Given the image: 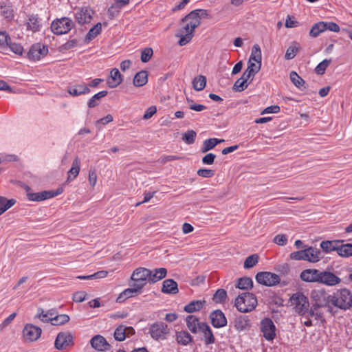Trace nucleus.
<instances>
[{
	"label": "nucleus",
	"mask_w": 352,
	"mask_h": 352,
	"mask_svg": "<svg viewBox=\"0 0 352 352\" xmlns=\"http://www.w3.org/2000/svg\"><path fill=\"white\" fill-rule=\"evenodd\" d=\"M167 274V270L164 267L155 268L151 270V276H149V283H155L164 278Z\"/></svg>",
	"instance_id": "c85d7f7f"
},
{
	"label": "nucleus",
	"mask_w": 352,
	"mask_h": 352,
	"mask_svg": "<svg viewBox=\"0 0 352 352\" xmlns=\"http://www.w3.org/2000/svg\"><path fill=\"white\" fill-rule=\"evenodd\" d=\"M48 53V48L40 43L32 45L28 53V58L30 60L37 61L45 56Z\"/></svg>",
	"instance_id": "9b49d317"
},
{
	"label": "nucleus",
	"mask_w": 352,
	"mask_h": 352,
	"mask_svg": "<svg viewBox=\"0 0 352 352\" xmlns=\"http://www.w3.org/2000/svg\"><path fill=\"white\" fill-rule=\"evenodd\" d=\"M7 45L9 47L10 50L12 52H13L14 53H15L16 54H18V55L22 54L23 51V47L21 44L16 43H12L11 40H10V41H9V43H8Z\"/></svg>",
	"instance_id": "bf43d9fd"
},
{
	"label": "nucleus",
	"mask_w": 352,
	"mask_h": 352,
	"mask_svg": "<svg viewBox=\"0 0 352 352\" xmlns=\"http://www.w3.org/2000/svg\"><path fill=\"white\" fill-rule=\"evenodd\" d=\"M227 298V292L224 289H218L214 293L212 300L216 303L223 302Z\"/></svg>",
	"instance_id": "49530a36"
},
{
	"label": "nucleus",
	"mask_w": 352,
	"mask_h": 352,
	"mask_svg": "<svg viewBox=\"0 0 352 352\" xmlns=\"http://www.w3.org/2000/svg\"><path fill=\"white\" fill-rule=\"evenodd\" d=\"M102 31V24L98 23L93 28H91L85 36L86 41H91L95 38Z\"/></svg>",
	"instance_id": "a19ab883"
},
{
	"label": "nucleus",
	"mask_w": 352,
	"mask_h": 352,
	"mask_svg": "<svg viewBox=\"0 0 352 352\" xmlns=\"http://www.w3.org/2000/svg\"><path fill=\"white\" fill-rule=\"evenodd\" d=\"M162 292L164 294H175L178 293L177 283L173 279H166L163 282Z\"/></svg>",
	"instance_id": "cd10ccee"
},
{
	"label": "nucleus",
	"mask_w": 352,
	"mask_h": 352,
	"mask_svg": "<svg viewBox=\"0 0 352 352\" xmlns=\"http://www.w3.org/2000/svg\"><path fill=\"white\" fill-rule=\"evenodd\" d=\"M197 174L204 178H210L214 175L215 171L212 169L200 168L197 170Z\"/></svg>",
	"instance_id": "052dcab7"
},
{
	"label": "nucleus",
	"mask_w": 352,
	"mask_h": 352,
	"mask_svg": "<svg viewBox=\"0 0 352 352\" xmlns=\"http://www.w3.org/2000/svg\"><path fill=\"white\" fill-rule=\"evenodd\" d=\"M107 94L108 91L103 90L94 95L87 102L88 107L94 108L98 106L100 102L101 98L105 97Z\"/></svg>",
	"instance_id": "4c0bfd02"
},
{
	"label": "nucleus",
	"mask_w": 352,
	"mask_h": 352,
	"mask_svg": "<svg viewBox=\"0 0 352 352\" xmlns=\"http://www.w3.org/2000/svg\"><path fill=\"white\" fill-rule=\"evenodd\" d=\"M343 240L324 241L320 243V248L325 253H330L336 251L338 254L340 243H343Z\"/></svg>",
	"instance_id": "b1692460"
},
{
	"label": "nucleus",
	"mask_w": 352,
	"mask_h": 352,
	"mask_svg": "<svg viewBox=\"0 0 352 352\" xmlns=\"http://www.w3.org/2000/svg\"><path fill=\"white\" fill-rule=\"evenodd\" d=\"M35 318L40 319L43 322H52V318L48 316L47 314L41 307L37 309Z\"/></svg>",
	"instance_id": "13d9d810"
},
{
	"label": "nucleus",
	"mask_w": 352,
	"mask_h": 352,
	"mask_svg": "<svg viewBox=\"0 0 352 352\" xmlns=\"http://www.w3.org/2000/svg\"><path fill=\"white\" fill-rule=\"evenodd\" d=\"M274 242L278 245H285L287 242V237L285 234H278L274 238Z\"/></svg>",
	"instance_id": "338daca9"
},
{
	"label": "nucleus",
	"mask_w": 352,
	"mask_h": 352,
	"mask_svg": "<svg viewBox=\"0 0 352 352\" xmlns=\"http://www.w3.org/2000/svg\"><path fill=\"white\" fill-rule=\"evenodd\" d=\"M216 155L212 153L206 154L203 157L201 161L204 164L210 165L214 163Z\"/></svg>",
	"instance_id": "774afa93"
},
{
	"label": "nucleus",
	"mask_w": 352,
	"mask_h": 352,
	"mask_svg": "<svg viewBox=\"0 0 352 352\" xmlns=\"http://www.w3.org/2000/svg\"><path fill=\"white\" fill-rule=\"evenodd\" d=\"M41 333V329L32 324H26L23 329L24 339L30 342L37 340L40 338Z\"/></svg>",
	"instance_id": "4468645a"
},
{
	"label": "nucleus",
	"mask_w": 352,
	"mask_h": 352,
	"mask_svg": "<svg viewBox=\"0 0 352 352\" xmlns=\"http://www.w3.org/2000/svg\"><path fill=\"white\" fill-rule=\"evenodd\" d=\"M41 21V19L36 14H28L25 23L26 30L33 33L40 32L42 28Z\"/></svg>",
	"instance_id": "2eb2a0df"
},
{
	"label": "nucleus",
	"mask_w": 352,
	"mask_h": 352,
	"mask_svg": "<svg viewBox=\"0 0 352 352\" xmlns=\"http://www.w3.org/2000/svg\"><path fill=\"white\" fill-rule=\"evenodd\" d=\"M299 50V47L296 44L289 46L285 53V58L286 60L293 59Z\"/></svg>",
	"instance_id": "864d4df0"
},
{
	"label": "nucleus",
	"mask_w": 352,
	"mask_h": 352,
	"mask_svg": "<svg viewBox=\"0 0 352 352\" xmlns=\"http://www.w3.org/2000/svg\"><path fill=\"white\" fill-rule=\"evenodd\" d=\"M205 304V300H192L184 307V310L187 313L198 311L203 308Z\"/></svg>",
	"instance_id": "c756f323"
},
{
	"label": "nucleus",
	"mask_w": 352,
	"mask_h": 352,
	"mask_svg": "<svg viewBox=\"0 0 352 352\" xmlns=\"http://www.w3.org/2000/svg\"><path fill=\"white\" fill-rule=\"evenodd\" d=\"M250 59L261 65V50L258 45L256 44L252 47Z\"/></svg>",
	"instance_id": "c03bdc74"
},
{
	"label": "nucleus",
	"mask_w": 352,
	"mask_h": 352,
	"mask_svg": "<svg viewBox=\"0 0 352 352\" xmlns=\"http://www.w3.org/2000/svg\"><path fill=\"white\" fill-rule=\"evenodd\" d=\"M74 26L73 21L68 17L54 19L51 23V30L56 35L67 34Z\"/></svg>",
	"instance_id": "39448f33"
},
{
	"label": "nucleus",
	"mask_w": 352,
	"mask_h": 352,
	"mask_svg": "<svg viewBox=\"0 0 352 352\" xmlns=\"http://www.w3.org/2000/svg\"><path fill=\"white\" fill-rule=\"evenodd\" d=\"M257 305L256 296L250 292L239 295L234 300V306L241 313H248L254 310Z\"/></svg>",
	"instance_id": "7ed1b4c3"
},
{
	"label": "nucleus",
	"mask_w": 352,
	"mask_h": 352,
	"mask_svg": "<svg viewBox=\"0 0 352 352\" xmlns=\"http://www.w3.org/2000/svg\"><path fill=\"white\" fill-rule=\"evenodd\" d=\"M87 296V293L84 291L76 292L73 294V300L76 302H83Z\"/></svg>",
	"instance_id": "69168bd1"
},
{
	"label": "nucleus",
	"mask_w": 352,
	"mask_h": 352,
	"mask_svg": "<svg viewBox=\"0 0 352 352\" xmlns=\"http://www.w3.org/2000/svg\"><path fill=\"white\" fill-rule=\"evenodd\" d=\"M176 340L178 344L186 346L192 342V337L188 331H182L177 332Z\"/></svg>",
	"instance_id": "473e14b6"
},
{
	"label": "nucleus",
	"mask_w": 352,
	"mask_h": 352,
	"mask_svg": "<svg viewBox=\"0 0 352 352\" xmlns=\"http://www.w3.org/2000/svg\"><path fill=\"white\" fill-rule=\"evenodd\" d=\"M330 297L331 304L340 309L347 310L352 307V292L349 289H337Z\"/></svg>",
	"instance_id": "f03ea898"
},
{
	"label": "nucleus",
	"mask_w": 352,
	"mask_h": 352,
	"mask_svg": "<svg viewBox=\"0 0 352 352\" xmlns=\"http://www.w3.org/2000/svg\"><path fill=\"white\" fill-rule=\"evenodd\" d=\"M235 287L243 290L250 289L253 287V281L250 277L239 278L236 280Z\"/></svg>",
	"instance_id": "c9c22d12"
},
{
	"label": "nucleus",
	"mask_w": 352,
	"mask_h": 352,
	"mask_svg": "<svg viewBox=\"0 0 352 352\" xmlns=\"http://www.w3.org/2000/svg\"><path fill=\"white\" fill-rule=\"evenodd\" d=\"M321 271L316 269H307L300 274V278L306 282H317L320 283Z\"/></svg>",
	"instance_id": "6ab92c4d"
},
{
	"label": "nucleus",
	"mask_w": 352,
	"mask_h": 352,
	"mask_svg": "<svg viewBox=\"0 0 352 352\" xmlns=\"http://www.w3.org/2000/svg\"><path fill=\"white\" fill-rule=\"evenodd\" d=\"M251 327L250 320L247 316L236 317L234 321V327L239 331L249 329Z\"/></svg>",
	"instance_id": "393cba45"
},
{
	"label": "nucleus",
	"mask_w": 352,
	"mask_h": 352,
	"mask_svg": "<svg viewBox=\"0 0 352 352\" xmlns=\"http://www.w3.org/2000/svg\"><path fill=\"white\" fill-rule=\"evenodd\" d=\"M306 250V261L311 262V263H316L319 261L320 258V251L315 248L313 247H309L307 248H305Z\"/></svg>",
	"instance_id": "2f4dec72"
},
{
	"label": "nucleus",
	"mask_w": 352,
	"mask_h": 352,
	"mask_svg": "<svg viewBox=\"0 0 352 352\" xmlns=\"http://www.w3.org/2000/svg\"><path fill=\"white\" fill-rule=\"evenodd\" d=\"M170 328L163 322H155L148 327V333L155 340H164L167 339L170 334Z\"/></svg>",
	"instance_id": "20e7f679"
},
{
	"label": "nucleus",
	"mask_w": 352,
	"mask_h": 352,
	"mask_svg": "<svg viewBox=\"0 0 352 352\" xmlns=\"http://www.w3.org/2000/svg\"><path fill=\"white\" fill-rule=\"evenodd\" d=\"M306 250L304 249L302 250L293 252L290 254L289 257L292 260L295 261H306Z\"/></svg>",
	"instance_id": "5fc2aeb1"
},
{
	"label": "nucleus",
	"mask_w": 352,
	"mask_h": 352,
	"mask_svg": "<svg viewBox=\"0 0 352 352\" xmlns=\"http://www.w3.org/2000/svg\"><path fill=\"white\" fill-rule=\"evenodd\" d=\"M186 325L188 329L192 333H197L199 331V327L201 322L199 321V318L193 315H189L186 318Z\"/></svg>",
	"instance_id": "bb28decb"
},
{
	"label": "nucleus",
	"mask_w": 352,
	"mask_h": 352,
	"mask_svg": "<svg viewBox=\"0 0 352 352\" xmlns=\"http://www.w3.org/2000/svg\"><path fill=\"white\" fill-rule=\"evenodd\" d=\"M126 327L120 325L116 328L114 332V338L118 341H123L126 338Z\"/></svg>",
	"instance_id": "de8ad7c7"
},
{
	"label": "nucleus",
	"mask_w": 352,
	"mask_h": 352,
	"mask_svg": "<svg viewBox=\"0 0 352 352\" xmlns=\"http://www.w3.org/2000/svg\"><path fill=\"white\" fill-rule=\"evenodd\" d=\"M206 85V78L204 76L199 75L195 77L192 81L193 88L197 91L203 90Z\"/></svg>",
	"instance_id": "79ce46f5"
},
{
	"label": "nucleus",
	"mask_w": 352,
	"mask_h": 352,
	"mask_svg": "<svg viewBox=\"0 0 352 352\" xmlns=\"http://www.w3.org/2000/svg\"><path fill=\"white\" fill-rule=\"evenodd\" d=\"M258 261V256L256 254H252L246 258L243 267L245 269H250L253 267Z\"/></svg>",
	"instance_id": "09e8293b"
},
{
	"label": "nucleus",
	"mask_w": 352,
	"mask_h": 352,
	"mask_svg": "<svg viewBox=\"0 0 352 352\" xmlns=\"http://www.w3.org/2000/svg\"><path fill=\"white\" fill-rule=\"evenodd\" d=\"M258 283L267 287H273L280 283V276L270 272H260L256 275Z\"/></svg>",
	"instance_id": "1a4fd4ad"
},
{
	"label": "nucleus",
	"mask_w": 352,
	"mask_h": 352,
	"mask_svg": "<svg viewBox=\"0 0 352 352\" xmlns=\"http://www.w3.org/2000/svg\"><path fill=\"white\" fill-rule=\"evenodd\" d=\"M289 300L292 305L294 307L295 311L305 316L309 307L308 298L302 293L296 292L291 296Z\"/></svg>",
	"instance_id": "423d86ee"
},
{
	"label": "nucleus",
	"mask_w": 352,
	"mask_h": 352,
	"mask_svg": "<svg viewBox=\"0 0 352 352\" xmlns=\"http://www.w3.org/2000/svg\"><path fill=\"white\" fill-rule=\"evenodd\" d=\"M311 298L312 300V306L320 307H328V311H331V307L329 306L331 304V297L324 290H313L311 293Z\"/></svg>",
	"instance_id": "6e6552de"
},
{
	"label": "nucleus",
	"mask_w": 352,
	"mask_h": 352,
	"mask_svg": "<svg viewBox=\"0 0 352 352\" xmlns=\"http://www.w3.org/2000/svg\"><path fill=\"white\" fill-rule=\"evenodd\" d=\"M255 74L252 73L251 69H245L241 77V80H243L245 82L250 84Z\"/></svg>",
	"instance_id": "680f3d73"
},
{
	"label": "nucleus",
	"mask_w": 352,
	"mask_h": 352,
	"mask_svg": "<svg viewBox=\"0 0 352 352\" xmlns=\"http://www.w3.org/2000/svg\"><path fill=\"white\" fill-rule=\"evenodd\" d=\"M290 80L299 89H301L305 83V80L296 72L290 73Z\"/></svg>",
	"instance_id": "a18cd8bd"
},
{
	"label": "nucleus",
	"mask_w": 352,
	"mask_h": 352,
	"mask_svg": "<svg viewBox=\"0 0 352 352\" xmlns=\"http://www.w3.org/2000/svg\"><path fill=\"white\" fill-rule=\"evenodd\" d=\"M63 188L62 187L58 188L56 190H44L41 192H32L28 194V199L30 201H41L45 199L53 198L57 195L62 194Z\"/></svg>",
	"instance_id": "9d476101"
},
{
	"label": "nucleus",
	"mask_w": 352,
	"mask_h": 352,
	"mask_svg": "<svg viewBox=\"0 0 352 352\" xmlns=\"http://www.w3.org/2000/svg\"><path fill=\"white\" fill-rule=\"evenodd\" d=\"M249 83H247L243 80H241V78H239L234 84L232 89L234 91L241 92L245 90L249 85Z\"/></svg>",
	"instance_id": "6e6d98bb"
},
{
	"label": "nucleus",
	"mask_w": 352,
	"mask_h": 352,
	"mask_svg": "<svg viewBox=\"0 0 352 352\" xmlns=\"http://www.w3.org/2000/svg\"><path fill=\"white\" fill-rule=\"evenodd\" d=\"M197 133L193 130H188L183 134L182 140L188 144H191L195 142Z\"/></svg>",
	"instance_id": "3c124183"
},
{
	"label": "nucleus",
	"mask_w": 352,
	"mask_h": 352,
	"mask_svg": "<svg viewBox=\"0 0 352 352\" xmlns=\"http://www.w3.org/2000/svg\"><path fill=\"white\" fill-rule=\"evenodd\" d=\"M93 14L94 11L89 7H82L75 13V19L80 25L89 23L92 19Z\"/></svg>",
	"instance_id": "dca6fc26"
},
{
	"label": "nucleus",
	"mask_w": 352,
	"mask_h": 352,
	"mask_svg": "<svg viewBox=\"0 0 352 352\" xmlns=\"http://www.w3.org/2000/svg\"><path fill=\"white\" fill-rule=\"evenodd\" d=\"M67 91L72 96H78L88 94L91 92V90L85 83H81L69 86Z\"/></svg>",
	"instance_id": "5701e85b"
},
{
	"label": "nucleus",
	"mask_w": 352,
	"mask_h": 352,
	"mask_svg": "<svg viewBox=\"0 0 352 352\" xmlns=\"http://www.w3.org/2000/svg\"><path fill=\"white\" fill-rule=\"evenodd\" d=\"M320 307L311 306V307L308 309V312H307L305 316L307 317L314 318L321 323H324L325 322V319L323 316V313L320 310Z\"/></svg>",
	"instance_id": "f704fd0d"
},
{
	"label": "nucleus",
	"mask_w": 352,
	"mask_h": 352,
	"mask_svg": "<svg viewBox=\"0 0 352 352\" xmlns=\"http://www.w3.org/2000/svg\"><path fill=\"white\" fill-rule=\"evenodd\" d=\"M261 330L263 337L268 341L274 340L276 337V327L269 318H265L261 320Z\"/></svg>",
	"instance_id": "ddd939ff"
},
{
	"label": "nucleus",
	"mask_w": 352,
	"mask_h": 352,
	"mask_svg": "<svg viewBox=\"0 0 352 352\" xmlns=\"http://www.w3.org/2000/svg\"><path fill=\"white\" fill-rule=\"evenodd\" d=\"M338 255L342 257H349L352 256V243H340L338 250Z\"/></svg>",
	"instance_id": "37998d69"
},
{
	"label": "nucleus",
	"mask_w": 352,
	"mask_h": 352,
	"mask_svg": "<svg viewBox=\"0 0 352 352\" xmlns=\"http://www.w3.org/2000/svg\"><path fill=\"white\" fill-rule=\"evenodd\" d=\"M149 276H151V270L145 267L136 268L131 274V279L133 284L141 290L149 283Z\"/></svg>",
	"instance_id": "0eeeda50"
},
{
	"label": "nucleus",
	"mask_w": 352,
	"mask_h": 352,
	"mask_svg": "<svg viewBox=\"0 0 352 352\" xmlns=\"http://www.w3.org/2000/svg\"><path fill=\"white\" fill-rule=\"evenodd\" d=\"M341 278L334 273L329 271H322L320 275V283L327 286H336L340 283Z\"/></svg>",
	"instance_id": "a211bd4d"
},
{
	"label": "nucleus",
	"mask_w": 352,
	"mask_h": 352,
	"mask_svg": "<svg viewBox=\"0 0 352 352\" xmlns=\"http://www.w3.org/2000/svg\"><path fill=\"white\" fill-rule=\"evenodd\" d=\"M153 54V49L151 47L144 48L141 52V60L143 63L149 61Z\"/></svg>",
	"instance_id": "4d7b16f0"
},
{
	"label": "nucleus",
	"mask_w": 352,
	"mask_h": 352,
	"mask_svg": "<svg viewBox=\"0 0 352 352\" xmlns=\"http://www.w3.org/2000/svg\"><path fill=\"white\" fill-rule=\"evenodd\" d=\"M80 162L78 157H76L72 162V166L67 173V181L74 180L79 174Z\"/></svg>",
	"instance_id": "7c9ffc66"
},
{
	"label": "nucleus",
	"mask_w": 352,
	"mask_h": 352,
	"mask_svg": "<svg viewBox=\"0 0 352 352\" xmlns=\"http://www.w3.org/2000/svg\"><path fill=\"white\" fill-rule=\"evenodd\" d=\"M69 320V317L67 314L56 315L52 321V325H62Z\"/></svg>",
	"instance_id": "8fccbe9b"
},
{
	"label": "nucleus",
	"mask_w": 352,
	"mask_h": 352,
	"mask_svg": "<svg viewBox=\"0 0 352 352\" xmlns=\"http://www.w3.org/2000/svg\"><path fill=\"white\" fill-rule=\"evenodd\" d=\"M203 333V340L206 345L214 344L215 338L210 326L206 322H201L199 327V331Z\"/></svg>",
	"instance_id": "4be33fe9"
},
{
	"label": "nucleus",
	"mask_w": 352,
	"mask_h": 352,
	"mask_svg": "<svg viewBox=\"0 0 352 352\" xmlns=\"http://www.w3.org/2000/svg\"><path fill=\"white\" fill-rule=\"evenodd\" d=\"M131 286V288H127L120 293L116 300L118 302H122L126 299L133 297L141 292V289H138L135 285L133 284Z\"/></svg>",
	"instance_id": "a878e982"
},
{
	"label": "nucleus",
	"mask_w": 352,
	"mask_h": 352,
	"mask_svg": "<svg viewBox=\"0 0 352 352\" xmlns=\"http://www.w3.org/2000/svg\"><path fill=\"white\" fill-rule=\"evenodd\" d=\"M10 37L6 31H0V47H4L9 43Z\"/></svg>",
	"instance_id": "e2e57ef3"
},
{
	"label": "nucleus",
	"mask_w": 352,
	"mask_h": 352,
	"mask_svg": "<svg viewBox=\"0 0 352 352\" xmlns=\"http://www.w3.org/2000/svg\"><path fill=\"white\" fill-rule=\"evenodd\" d=\"M224 142V140L217 138H210L204 141L201 151L206 153L212 149L218 144Z\"/></svg>",
	"instance_id": "58836bf2"
},
{
	"label": "nucleus",
	"mask_w": 352,
	"mask_h": 352,
	"mask_svg": "<svg viewBox=\"0 0 352 352\" xmlns=\"http://www.w3.org/2000/svg\"><path fill=\"white\" fill-rule=\"evenodd\" d=\"M74 337L70 332H60L55 340V347L63 350L74 345Z\"/></svg>",
	"instance_id": "f8f14e48"
},
{
	"label": "nucleus",
	"mask_w": 352,
	"mask_h": 352,
	"mask_svg": "<svg viewBox=\"0 0 352 352\" xmlns=\"http://www.w3.org/2000/svg\"><path fill=\"white\" fill-rule=\"evenodd\" d=\"M331 60L329 59V60H327V59H324V60H322V62H320L316 67L315 69V72L318 75H322L324 74L325 72V70L327 69V68L328 67V66L329 65V64L331 63Z\"/></svg>",
	"instance_id": "603ef678"
},
{
	"label": "nucleus",
	"mask_w": 352,
	"mask_h": 352,
	"mask_svg": "<svg viewBox=\"0 0 352 352\" xmlns=\"http://www.w3.org/2000/svg\"><path fill=\"white\" fill-rule=\"evenodd\" d=\"M148 82V74L146 71H140L138 72L133 78V85L137 87H142Z\"/></svg>",
	"instance_id": "72a5a7b5"
},
{
	"label": "nucleus",
	"mask_w": 352,
	"mask_h": 352,
	"mask_svg": "<svg viewBox=\"0 0 352 352\" xmlns=\"http://www.w3.org/2000/svg\"><path fill=\"white\" fill-rule=\"evenodd\" d=\"M199 25V19L195 13L190 12L184 17L180 23L179 28L175 34V36L179 38L178 45L184 46L188 44L194 36V31Z\"/></svg>",
	"instance_id": "f257e3e1"
},
{
	"label": "nucleus",
	"mask_w": 352,
	"mask_h": 352,
	"mask_svg": "<svg viewBox=\"0 0 352 352\" xmlns=\"http://www.w3.org/2000/svg\"><path fill=\"white\" fill-rule=\"evenodd\" d=\"M210 319L214 328H221L227 325V318L220 309L212 311L210 314Z\"/></svg>",
	"instance_id": "f3484780"
},
{
	"label": "nucleus",
	"mask_w": 352,
	"mask_h": 352,
	"mask_svg": "<svg viewBox=\"0 0 352 352\" xmlns=\"http://www.w3.org/2000/svg\"><path fill=\"white\" fill-rule=\"evenodd\" d=\"M91 346L97 351H104L110 348V345L106 339L100 336H94L90 340Z\"/></svg>",
	"instance_id": "aec40b11"
},
{
	"label": "nucleus",
	"mask_w": 352,
	"mask_h": 352,
	"mask_svg": "<svg viewBox=\"0 0 352 352\" xmlns=\"http://www.w3.org/2000/svg\"><path fill=\"white\" fill-rule=\"evenodd\" d=\"M113 120V116L111 114H108L107 116H104V118L97 120L96 122V126L100 129L102 125H105V124L112 122Z\"/></svg>",
	"instance_id": "0e129e2a"
},
{
	"label": "nucleus",
	"mask_w": 352,
	"mask_h": 352,
	"mask_svg": "<svg viewBox=\"0 0 352 352\" xmlns=\"http://www.w3.org/2000/svg\"><path fill=\"white\" fill-rule=\"evenodd\" d=\"M16 203V200L14 199H8L6 197L0 196V216L12 208Z\"/></svg>",
	"instance_id": "e433bc0d"
},
{
	"label": "nucleus",
	"mask_w": 352,
	"mask_h": 352,
	"mask_svg": "<svg viewBox=\"0 0 352 352\" xmlns=\"http://www.w3.org/2000/svg\"><path fill=\"white\" fill-rule=\"evenodd\" d=\"M122 76L118 69L113 68L110 72L107 83L109 88H116L122 82Z\"/></svg>",
	"instance_id": "412c9836"
},
{
	"label": "nucleus",
	"mask_w": 352,
	"mask_h": 352,
	"mask_svg": "<svg viewBox=\"0 0 352 352\" xmlns=\"http://www.w3.org/2000/svg\"><path fill=\"white\" fill-rule=\"evenodd\" d=\"M325 23L324 21H320L318 23H315L311 28L309 31L310 36L313 38H316L319 34L325 31Z\"/></svg>",
	"instance_id": "ea45409f"
}]
</instances>
